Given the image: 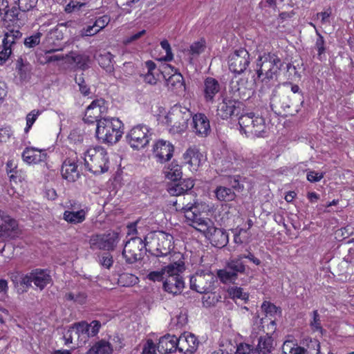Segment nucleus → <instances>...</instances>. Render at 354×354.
I'll return each mask as SVG.
<instances>
[{"label": "nucleus", "mask_w": 354, "mask_h": 354, "mask_svg": "<svg viewBox=\"0 0 354 354\" xmlns=\"http://www.w3.org/2000/svg\"><path fill=\"white\" fill-rule=\"evenodd\" d=\"M325 173L317 172L315 171H308L307 172L306 178L310 183H317L320 181L324 176Z\"/></svg>", "instance_id": "58"}, {"label": "nucleus", "mask_w": 354, "mask_h": 354, "mask_svg": "<svg viewBox=\"0 0 354 354\" xmlns=\"http://www.w3.org/2000/svg\"><path fill=\"white\" fill-rule=\"evenodd\" d=\"M120 240V234L115 231H109L104 234H93L89 239L90 248L93 250H100L113 251Z\"/></svg>", "instance_id": "9"}, {"label": "nucleus", "mask_w": 354, "mask_h": 354, "mask_svg": "<svg viewBox=\"0 0 354 354\" xmlns=\"http://www.w3.org/2000/svg\"><path fill=\"white\" fill-rule=\"evenodd\" d=\"M320 344L318 340L314 339L310 340V343L307 346V348L305 349L306 354H319L320 353Z\"/></svg>", "instance_id": "57"}, {"label": "nucleus", "mask_w": 354, "mask_h": 354, "mask_svg": "<svg viewBox=\"0 0 354 354\" xmlns=\"http://www.w3.org/2000/svg\"><path fill=\"white\" fill-rule=\"evenodd\" d=\"M86 7H88L86 3H81L76 0H70L66 5L64 10L67 13H77L80 11L84 10Z\"/></svg>", "instance_id": "44"}, {"label": "nucleus", "mask_w": 354, "mask_h": 354, "mask_svg": "<svg viewBox=\"0 0 354 354\" xmlns=\"http://www.w3.org/2000/svg\"><path fill=\"white\" fill-rule=\"evenodd\" d=\"M167 274V270H166V266H165L159 271L150 272L147 274V278L149 280L152 281L153 282L162 281L165 278V276Z\"/></svg>", "instance_id": "47"}, {"label": "nucleus", "mask_w": 354, "mask_h": 354, "mask_svg": "<svg viewBox=\"0 0 354 354\" xmlns=\"http://www.w3.org/2000/svg\"><path fill=\"white\" fill-rule=\"evenodd\" d=\"M173 152L174 146L169 142L163 140H158L153 147V153L161 163L170 160Z\"/></svg>", "instance_id": "21"}, {"label": "nucleus", "mask_w": 354, "mask_h": 354, "mask_svg": "<svg viewBox=\"0 0 354 354\" xmlns=\"http://www.w3.org/2000/svg\"><path fill=\"white\" fill-rule=\"evenodd\" d=\"M63 218L71 224L81 223L86 218V212L84 209L76 212L66 210L64 212Z\"/></svg>", "instance_id": "37"}, {"label": "nucleus", "mask_w": 354, "mask_h": 354, "mask_svg": "<svg viewBox=\"0 0 354 354\" xmlns=\"http://www.w3.org/2000/svg\"><path fill=\"white\" fill-rule=\"evenodd\" d=\"M248 80L235 75L230 83V88H244L246 87Z\"/></svg>", "instance_id": "55"}, {"label": "nucleus", "mask_w": 354, "mask_h": 354, "mask_svg": "<svg viewBox=\"0 0 354 354\" xmlns=\"http://www.w3.org/2000/svg\"><path fill=\"white\" fill-rule=\"evenodd\" d=\"M113 351L111 344L105 340L96 342L88 351L87 354H111Z\"/></svg>", "instance_id": "38"}, {"label": "nucleus", "mask_w": 354, "mask_h": 354, "mask_svg": "<svg viewBox=\"0 0 354 354\" xmlns=\"http://www.w3.org/2000/svg\"><path fill=\"white\" fill-rule=\"evenodd\" d=\"M15 69L21 78H26L30 71V65L26 60H24L21 57H19L16 60Z\"/></svg>", "instance_id": "43"}, {"label": "nucleus", "mask_w": 354, "mask_h": 354, "mask_svg": "<svg viewBox=\"0 0 354 354\" xmlns=\"http://www.w3.org/2000/svg\"><path fill=\"white\" fill-rule=\"evenodd\" d=\"M230 294L233 298L241 299L244 301H247L249 297L248 294L243 291V288L238 287L230 288Z\"/></svg>", "instance_id": "56"}, {"label": "nucleus", "mask_w": 354, "mask_h": 354, "mask_svg": "<svg viewBox=\"0 0 354 354\" xmlns=\"http://www.w3.org/2000/svg\"><path fill=\"white\" fill-rule=\"evenodd\" d=\"M243 178L240 175L226 176L222 178L223 183L228 185L231 189L237 192H242L244 185L241 183Z\"/></svg>", "instance_id": "39"}, {"label": "nucleus", "mask_w": 354, "mask_h": 354, "mask_svg": "<svg viewBox=\"0 0 354 354\" xmlns=\"http://www.w3.org/2000/svg\"><path fill=\"white\" fill-rule=\"evenodd\" d=\"M281 61L274 53H264L257 60V73L263 83L267 84L280 70Z\"/></svg>", "instance_id": "5"}, {"label": "nucleus", "mask_w": 354, "mask_h": 354, "mask_svg": "<svg viewBox=\"0 0 354 354\" xmlns=\"http://www.w3.org/2000/svg\"><path fill=\"white\" fill-rule=\"evenodd\" d=\"M236 354H258L253 345L241 343L237 345Z\"/></svg>", "instance_id": "50"}, {"label": "nucleus", "mask_w": 354, "mask_h": 354, "mask_svg": "<svg viewBox=\"0 0 354 354\" xmlns=\"http://www.w3.org/2000/svg\"><path fill=\"white\" fill-rule=\"evenodd\" d=\"M192 117V113L188 108L176 104L170 109L165 119L171 133H180L187 129L188 121Z\"/></svg>", "instance_id": "6"}, {"label": "nucleus", "mask_w": 354, "mask_h": 354, "mask_svg": "<svg viewBox=\"0 0 354 354\" xmlns=\"http://www.w3.org/2000/svg\"><path fill=\"white\" fill-rule=\"evenodd\" d=\"M12 10L8 15H12L11 19H15L17 27L25 24L26 12L36 8L38 0H12Z\"/></svg>", "instance_id": "14"}, {"label": "nucleus", "mask_w": 354, "mask_h": 354, "mask_svg": "<svg viewBox=\"0 0 354 354\" xmlns=\"http://www.w3.org/2000/svg\"><path fill=\"white\" fill-rule=\"evenodd\" d=\"M39 114V111L34 109L26 115V127L24 129L26 133L29 131Z\"/></svg>", "instance_id": "54"}, {"label": "nucleus", "mask_w": 354, "mask_h": 354, "mask_svg": "<svg viewBox=\"0 0 354 354\" xmlns=\"http://www.w3.org/2000/svg\"><path fill=\"white\" fill-rule=\"evenodd\" d=\"M91 326L85 322L75 323L71 326V331H74V334L77 339L85 343L90 336L89 331Z\"/></svg>", "instance_id": "30"}, {"label": "nucleus", "mask_w": 354, "mask_h": 354, "mask_svg": "<svg viewBox=\"0 0 354 354\" xmlns=\"http://www.w3.org/2000/svg\"><path fill=\"white\" fill-rule=\"evenodd\" d=\"M51 282V277L47 270L35 269L21 278V283L30 286L33 283L41 290Z\"/></svg>", "instance_id": "17"}, {"label": "nucleus", "mask_w": 354, "mask_h": 354, "mask_svg": "<svg viewBox=\"0 0 354 354\" xmlns=\"http://www.w3.org/2000/svg\"><path fill=\"white\" fill-rule=\"evenodd\" d=\"M242 259L243 257L239 255L237 258L230 259L224 269L218 271V277L223 283H236L239 276L245 275L246 267Z\"/></svg>", "instance_id": "8"}, {"label": "nucleus", "mask_w": 354, "mask_h": 354, "mask_svg": "<svg viewBox=\"0 0 354 354\" xmlns=\"http://www.w3.org/2000/svg\"><path fill=\"white\" fill-rule=\"evenodd\" d=\"M61 174L63 178L69 182H75L80 177V172L77 170V165L75 161L66 159L62 164Z\"/></svg>", "instance_id": "26"}, {"label": "nucleus", "mask_w": 354, "mask_h": 354, "mask_svg": "<svg viewBox=\"0 0 354 354\" xmlns=\"http://www.w3.org/2000/svg\"><path fill=\"white\" fill-rule=\"evenodd\" d=\"M223 102L218 106L216 115L223 120L228 119L232 116L238 118L244 111L243 104L241 102L232 100L225 92L221 95Z\"/></svg>", "instance_id": "13"}, {"label": "nucleus", "mask_w": 354, "mask_h": 354, "mask_svg": "<svg viewBox=\"0 0 354 354\" xmlns=\"http://www.w3.org/2000/svg\"><path fill=\"white\" fill-rule=\"evenodd\" d=\"M112 59H113V55L110 53H105L104 54H100L97 57V60L100 66L108 72L112 71V70L113 68Z\"/></svg>", "instance_id": "41"}, {"label": "nucleus", "mask_w": 354, "mask_h": 354, "mask_svg": "<svg viewBox=\"0 0 354 354\" xmlns=\"http://www.w3.org/2000/svg\"><path fill=\"white\" fill-rule=\"evenodd\" d=\"M185 269V263L182 261L170 263L166 266L167 274L163 282L165 291L172 295H178L183 291L185 283L180 274Z\"/></svg>", "instance_id": "7"}, {"label": "nucleus", "mask_w": 354, "mask_h": 354, "mask_svg": "<svg viewBox=\"0 0 354 354\" xmlns=\"http://www.w3.org/2000/svg\"><path fill=\"white\" fill-rule=\"evenodd\" d=\"M201 154L198 151L194 149H188L183 154V160L185 164H188L193 169L196 168L201 164Z\"/></svg>", "instance_id": "33"}, {"label": "nucleus", "mask_w": 354, "mask_h": 354, "mask_svg": "<svg viewBox=\"0 0 354 354\" xmlns=\"http://www.w3.org/2000/svg\"><path fill=\"white\" fill-rule=\"evenodd\" d=\"M192 131L201 137H206L211 131L209 121L203 113H196L192 115Z\"/></svg>", "instance_id": "20"}, {"label": "nucleus", "mask_w": 354, "mask_h": 354, "mask_svg": "<svg viewBox=\"0 0 354 354\" xmlns=\"http://www.w3.org/2000/svg\"><path fill=\"white\" fill-rule=\"evenodd\" d=\"M161 47L165 50L166 55L160 60H162L165 62H171L174 59V55L171 51V48L167 39H164L160 42Z\"/></svg>", "instance_id": "53"}, {"label": "nucleus", "mask_w": 354, "mask_h": 354, "mask_svg": "<svg viewBox=\"0 0 354 354\" xmlns=\"http://www.w3.org/2000/svg\"><path fill=\"white\" fill-rule=\"evenodd\" d=\"M117 6L124 14H129L139 8L145 0H115Z\"/></svg>", "instance_id": "36"}, {"label": "nucleus", "mask_w": 354, "mask_h": 354, "mask_svg": "<svg viewBox=\"0 0 354 354\" xmlns=\"http://www.w3.org/2000/svg\"><path fill=\"white\" fill-rule=\"evenodd\" d=\"M158 247L156 255L164 257L169 254L173 249L174 237L171 234L165 232H160L158 235Z\"/></svg>", "instance_id": "22"}, {"label": "nucleus", "mask_w": 354, "mask_h": 354, "mask_svg": "<svg viewBox=\"0 0 354 354\" xmlns=\"http://www.w3.org/2000/svg\"><path fill=\"white\" fill-rule=\"evenodd\" d=\"M42 34L37 32L24 39V44L26 48H35L39 44Z\"/></svg>", "instance_id": "46"}, {"label": "nucleus", "mask_w": 354, "mask_h": 354, "mask_svg": "<svg viewBox=\"0 0 354 354\" xmlns=\"http://www.w3.org/2000/svg\"><path fill=\"white\" fill-rule=\"evenodd\" d=\"M198 345V341L193 334L184 335L178 338V351L184 354H193Z\"/></svg>", "instance_id": "24"}, {"label": "nucleus", "mask_w": 354, "mask_h": 354, "mask_svg": "<svg viewBox=\"0 0 354 354\" xmlns=\"http://www.w3.org/2000/svg\"><path fill=\"white\" fill-rule=\"evenodd\" d=\"M18 234L17 222L0 209V237L12 239Z\"/></svg>", "instance_id": "18"}, {"label": "nucleus", "mask_w": 354, "mask_h": 354, "mask_svg": "<svg viewBox=\"0 0 354 354\" xmlns=\"http://www.w3.org/2000/svg\"><path fill=\"white\" fill-rule=\"evenodd\" d=\"M194 186V180L191 178L180 180L179 183L174 184L168 189L170 194L178 196L185 194Z\"/></svg>", "instance_id": "28"}, {"label": "nucleus", "mask_w": 354, "mask_h": 354, "mask_svg": "<svg viewBox=\"0 0 354 354\" xmlns=\"http://www.w3.org/2000/svg\"><path fill=\"white\" fill-rule=\"evenodd\" d=\"M123 123L116 118H103L98 121L96 136L99 140L107 144H115L123 133Z\"/></svg>", "instance_id": "2"}, {"label": "nucleus", "mask_w": 354, "mask_h": 354, "mask_svg": "<svg viewBox=\"0 0 354 354\" xmlns=\"http://www.w3.org/2000/svg\"><path fill=\"white\" fill-rule=\"evenodd\" d=\"M66 29L63 24H59L54 28L48 32L43 43L49 49L46 50V54L52 53L62 49V41L64 39V32L62 29Z\"/></svg>", "instance_id": "16"}, {"label": "nucleus", "mask_w": 354, "mask_h": 354, "mask_svg": "<svg viewBox=\"0 0 354 354\" xmlns=\"http://www.w3.org/2000/svg\"><path fill=\"white\" fill-rule=\"evenodd\" d=\"M47 154L45 150L38 149L35 147H26L22 153V158L28 164H37L44 162Z\"/></svg>", "instance_id": "25"}, {"label": "nucleus", "mask_w": 354, "mask_h": 354, "mask_svg": "<svg viewBox=\"0 0 354 354\" xmlns=\"http://www.w3.org/2000/svg\"><path fill=\"white\" fill-rule=\"evenodd\" d=\"M118 280L123 286H130L136 284L138 279L133 274L124 273L120 275Z\"/></svg>", "instance_id": "49"}, {"label": "nucleus", "mask_w": 354, "mask_h": 354, "mask_svg": "<svg viewBox=\"0 0 354 354\" xmlns=\"http://www.w3.org/2000/svg\"><path fill=\"white\" fill-rule=\"evenodd\" d=\"M84 165L94 174L106 172L109 168V158L104 148L100 146L90 147L84 153Z\"/></svg>", "instance_id": "4"}, {"label": "nucleus", "mask_w": 354, "mask_h": 354, "mask_svg": "<svg viewBox=\"0 0 354 354\" xmlns=\"http://www.w3.org/2000/svg\"><path fill=\"white\" fill-rule=\"evenodd\" d=\"M65 298L68 301H73L79 304H84L86 303L87 295L84 292H78L74 294L73 292L66 293Z\"/></svg>", "instance_id": "48"}, {"label": "nucleus", "mask_w": 354, "mask_h": 354, "mask_svg": "<svg viewBox=\"0 0 354 354\" xmlns=\"http://www.w3.org/2000/svg\"><path fill=\"white\" fill-rule=\"evenodd\" d=\"M216 198L219 201L230 202L235 199L236 195L234 190L226 186H217L214 190Z\"/></svg>", "instance_id": "32"}, {"label": "nucleus", "mask_w": 354, "mask_h": 354, "mask_svg": "<svg viewBox=\"0 0 354 354\" xmlns=\"http://www.w3.org/2000/svg\"><path fill=\"white\" fill-rule=\"evenodd\" d=\"M205 49L204 41H196L193 43L190 46V53L192 55H199Z\"/></svg>", "instance_id": "61"}, {"label": "nucleus", "mask_w": 354, "mask_h": 354, "mask_svg": "<svg viewBox=\"0 0 354 354\" xmlns=\"http://www.w3.org/2000/svg\"><path fill=\"white\" fill-rule=\"evenodd\" d=\"M165 177L172 181L180 180L182 178L181 166L173 161L168 168L164 171Z\"/></svg>", "instance_id": "40"}, {"label": "nucleus", "mask_w": 354, "mask_h": 354, "mask_svg": "<svg viewBox=\"0 0 354 354\" xmlns=\"http://www.w3.org/2000/svg\"><path fill=\"white\" fill-rule=\"evenodd\" d=\"M159 353L168 354L178 351V338L175 335L167 334L161 337L157 345Z\"/></svg>", "instance_id": "23"}, {"label": "nucleus", "mask_w": 354, "mask_h": 354, "mask_svg": "<svg viewBox=\"0 0 354 354\" xmlns=\"http://www.w3.org/2000/svg\"><path fill=\"white\" fill-rule=\"evenodd\" d=\"M68 59L74 64L77 68L85 70L89 67L90 59L87 55L71 53L68 55Z\"/></svg>", "instance_id": "34"}, {"label": "nucleus", "mask_w": 354, "mask_h": 354, "mask_svg": "<svg viewBox=\"0 0 354 354\" xmlns=\"http://www.w3.org/2000/svg\"><path fill=\"white\" fill-rule=\"evenodd\" d=\"M167 86L169 88H185V82L183 75L180 73H175L167 80Z\"/></svg>", "instance_id": "42"}, {"label": "nucleus", "mask_w": 354, "mask_h": 354, "mask_svg": "<svg viewBox=\"0 0 354 354\" xmlns=\"http://www.w3.org/2000/svg\"><path fill=\"white\" fill-rule=\"evenodd\" d=\"M100 264L104 268L109 269L113 263V257L110 253H104L102 254L100 259Z\"/></svg>", "instance_id": "59"}, {"label": "nucleus", "mask_w": 354, "mask_h": 354, "mask_svg": "<svg viewBox=\"0 0 354 354\" xmlns=\"http://www.w3.org/2000/svg\"><path fill=\"white\" fill-rule=\"evenodd\" d=\"M151 136L150 131L147 126L138 124L129 131L126 136V139L131 148L140 150L149 144Z\"/></svg>", "instance_id": "12"}, {"label": "nucleus", "mask_w": 354, "mask_h": 354, "mask_svg": "<svg viewBox=\"0 0 354 354\" xmlns=\"http://www.w3.org/2000/svg\"><path fill=\"white\" fill-rule=\"evenodd\" d=\"M273 348V339L268 335L261 336L258 339V344L256 347L258 354H268Z\"/></svg>", "instance_id": "35"}, {"label": "nucleus", "mask_w": 354, "mask_h": 354, "mask_svg": "<svg viewBox=\"0 0 354 354\" xmlns=\"http://www.w3.org/2000/svg\"><path fill=\"white\" fill-rule=\"evenodd\" d=\"M22 32L17 29H10L5 32L2 40V46L12 50V47L22 38Z\"/></svg>", "instance_id": "29"}, {"label": "nucleus", "mask_w": 354, "mask_h": 354, "mask_svg": "<svg viewBox=\"0 0 354 354\" xmlns=\"http://www.w3.org/2000/svg\"><path fill=\"white\" fill-rule=\"evenodd\" d=\"M282 354H306L304 348L293 346L292 342H285L282 346Z\"/></svg>", "instance_id": "45"}, {"label": "nucleus", "mask_w": 354, "mask_h": 354, "mask_svg": "<svg viewBox=\"0 0 354 354\" xmlns=\"http://www.w3.org/2000/svg\"><path fill=\"white\" fill-rule=\"evenodd\" d=\"M11 10L12 5H10L8 0H0V17L1 20L8 26H17L16 19H11L12 15H8Z\"/></svg>", "instance_id": "31"}, {"label": "nucleus", "mask_w": 354, "mask_h": 354, "mask_svg": "<svg viewBox=\"0 0 354 354\" xmlns=\"http://www.w3.org/2000/svg\"><path fill=\"white\" fill-rule=\"evenodd\" d=\"M156 345L151 339H148L145 344L142 354H156Z\"/></svg>", "instance_id": "64"}, {"label": "nucleus", "mask_w": 354, "mask_h": 354, "mask_svg": "<svg viewBox=\"0 0 354 354\" xmlns=\"http://www.w3.org/2000/svg\"><path fill=\"white\" fill-rule=\"evenodd\" d=\"M317 38L315 42V48L317 49L318 54L317 57L319 60L322 59V55L324 54L326 48L324 46L325 41L323 36L318 32L316 31Z\"/></svg>", "instance_id": "52"}, {"label": "nucleus", "mask_w": 354, "mask_h": 354, "mask_svg": "<svg viewBox=\"0 0 354 354\" xmlns=\"http://www.w3.org/2000/svg\"><path fill=\"white\" fill-rule=\"evenodd\" d=\"M146 33L145 30H142L141 31H139L137 33H135L133 35H131L130 36L127 37L124 41L123 43L125 45L130 44L131 43L139 39L141 37H142Z\"/></svg>", "instance_id": "63"}, {"label": "nucleus", "mask_w": 354, "mask_h": 354, "mask_svg": "<svg viewBox=\"0 0 354 354\" xmlns=\"http://www.w3.org/2000/svg\"><path fill=\"white\" fill-rule=\"evenodd\" d=\"M240 131L247 137L263 138L267 134V125L265 119L253 112L244 111L239 118Z\"/></svg>", "instance_id": "3"}, {"label": "nucleus", "mask_w": 354, "mask_h": 354, "mask_svg": "<svg viewBox=\"0 0 354 354\" xmlns=\"http://www.w3.org/2000/svg\"><path fill=\"white\" fill-rule=\"evenodd\" d=\"M174 205L177 211L184 213L188 225L204 234L212 245L222 248L227 244V232L224 229L216 227L210 218L203 217L197 205L192 203L181 204L177 201Z\"/></svg>", "instance_id": "1"}, {"label": "nucleus", "mask_w": 354, "mask_h": 354, "mask_svg": "<svg viewBox=\"0 0 354 354\" xmlns=\"http://www.w3.org/2000/svg\"><path fill=\"white\" fill-rule=\"evenodd\" d=\"M219 298L221 297H218L215 293L205 294L202 297L203 306L205 308L214 306L219 301Z\"/></svg>", "instance_id": "51"}, {"label": "nucleus", "mask_w": 354, "mask_h": 354, "mask_svg": "<svg viewBox=\"0 0 354 354\" xmlns=\"http://www.w3.org/2000/svg\"><path fill=\"white\" fill-rule=\"evenodd\" d=\"M146 250L144 241L140 237H134L126 242L122 255L127 263L133 264L144 258Z\"/></svg>", "instance_id": "10"}, {"label": "nucleus", "mask_w": 354, "mask_h": 354, "mask_svg": "<svg viewBox=\"0 0 354 354\" xmlns=\"http://www.w3.org/2000/svg\"><path fill=\"white\" fill-rule=\"evenodd\" d=\"M107 107L106 102L103 99L93 100L86 108L84 117L83 118L86 123H93L103 118L102 114L106 113Z\"/></svg>", "instance_id": "19"}, {"label": "nucleus", "mask_w": 354, "mask_h": 354, "mask_svg": "<svg viewBox=\"0 0 354 354\" xmlns=\"http://www.w3.org/2000/svg\"><path fill=\"white\" fill-rule=\"evenodd\" d=\"M110 19L108 16L104 15L97 18L94 22V26L97 28L99 32L105 28L109 23Z\"/></svg>", "instance_id": "60"}, {"label": "nucleus", "mask_w": 354, "mask_h": 354, "mask_svg": "<svg viewBox=\"0 0 354 354\" xmlns=\"http://www.w3.org/2000/svg\"><path fill=\"white\" fill-rule=\"evenodd\" d=\"M250 63V54L245 48L235 50L228 57L229 69L237 74L243 73Z\"/></svg>", "instance_id": "15"}, {"label": "nucleus", "mask_w": 354, "mask_h": 354, "mask_svg": "<svg viewBox=\"0 0 354 354\" xmlns=\"http://www.w3.org/2000/svg\"><path fill=\"white\" fill-rule=\"evenodd\" d=\"M352 233V229L349 226H346L345 227L339 229L335 232V238H342L344 239L346 237H348Z\"/></svg>", "instance_id": "62"}, {"label": "nucleus", "mask_w": 354, "mask_h": 354, "mask_svg": "<svg viewBox=\"0 0 354 354\" xmlns=\"http://www.w3.org/2000/svg\"><path fill=\"white\" fill-rule=\"evenodd\" d=\"M243 161V157L237 153L230 151H227L224 158L222 160V166L224 171L237 170L239 165Z\"/></svg>", "instance_id": "27"}, {"label": "nucleus", "mask_w": 354, "mask_h": 354, "mask_svg": "<svg viewBox=\"0 0 354 354\" xmlns=\"http://www.w3.org/2000/svg\"><path fill=\"white\" fill-rule=\"evenodd\" d=\"M216 281V277L208 270H198L190 277L189 286L199 293L210 292Z\"/></svg>", "instance_id": "11"}]
</instances>
